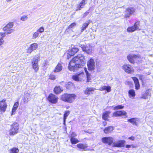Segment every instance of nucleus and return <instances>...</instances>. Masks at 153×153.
Here are the masks:
<instances>
[{"mask_svg":"<svg viewBox=\"0 0 153 153\" xmlns=\"http://www.w3.org/2000/svg\"><path fill=\"white\" fill-rule=\"evenodd\" d=\"M110 113L109 111H106L102 115V118L103 119L105 120H107L108 116V114Z\"/></svg>","mask_w":153,"mask_h":153,"instance_id":"473e14b6","label":"nucleus"},{"mask_svg":"<svg viewBox=\"0 0 153 153\" xmlns=\"http://www.w3.org/2000/svg\"><path fill=\"white\" fill-rule=\"evenodd\" d=\"M4 42V41L3 38H0V46L2 45Z\"/></svg>","mask_w":153,"mask_h":153,"instance_id":"8fccbe9b","label":"nucleus"},{"mask_svg":"<svg viewBox=\"0 0 153 153\" xmlns=\"http://www.w3.org/2000/svg\"><path fill=\"white\" fill-rule=\"evenodd\" d=\"M65 85L67 88L68 89H69L71 87H74V84L70 82H68Z\"/></svg>","mask_w":153,"mask_h":153,"instance_id":"4c0bfd02","label":"nucleus"},{"mask_svg":"<svg viewBox=\"0 0 153 153\" xmlns=\"http://www.w3.org/2000/svg\"><path fill=\"white\" fill-rule=\"evenodd\" d=\"M28 98L25 96L23 99V101L24 102L27 103L28 101Z\"/></svg>","mask_w":153,"mask_h":153,"instance_id":"49530a36","label":"nucleus"},{"mask_svg":"<svg viewBox=\"0 0 153 153\" xmlns=\"http://www.w3.org/2000/svg\"><path fill=\"white\" fill-rule=\"evenodd\" d=\"M84 55L79 54L74 57L70 62L68 68L71 71H75L78 68H82L85 64Z\"/></svg>","mask_w":153,"mask_h":153,"instance_id":"f257e3e1","label":"nucleus"},{"mask_svg":"<svg viewBox=\"0 0 153 153\" xmlns=\"http://www.w3.org/2000/svg\"><path fill=\"white\" fill-rule=\"evenodd\" d=\"M44 28L42 27H40L37 30V31L39 33H42L44 31Z\"/></svg>","mask_w":153,"mask_h":153,"instance_id":"c03bdc74","label":"nucleus"},{"mask_svg":"<svg viewBox=\"0 0 153 153\" xmlns=\"http://www.w3.org/2000/svg\"><path fill=\"white\" fill-rule=\"evenodd\" d=\"M128 139L132 140H134V137H131L128 138Z\"/></svg>","mask_w":153,"mask_h":153,"instance_id":"6e6d98bb","label":"nucleus"},{"mask_svg":"<svg viewBox=\"0 0 153 153\" xmlns=\"http://www.w3.org/2000/svg\"><path fill=\"white\" fill-rule=\"evenodd\" d=\"M77 74L78 75V78L79 81L81 80L85 76V75L84 74V72H82Z\"/></svg>","mask_w":153,"mask_h":153,"instance_id":"c9c22d12","label":"nucleus"},{"mask_svg":"<svg viewBox=\"0 0 153 153\" xmlns=\"http://www.w3.org/2000/svg\"><path fill=\"white\" fill-rule=\"evenodd\" d=\"M6 33H0V38H2L3 39V38L6 36Z\"/></svg>","mask_w":153,"mask_h":153,"instance_id":"a18cd8bd","label":"nucleus"},{"mask_svg":"<svg viewBox=\"0 0 153 153\" xmlns=\"http://www.w3.org/2000/svg\"><path fill=\"white\" fill-rule=\"evenodd\" d=\"M129 97L132 99H134L135 96V92L134 90L131 89L128 92Z\"/></svg>","mask_w":153,"mask_h":153,"instance_id":"393cba45","label":"nucleus"},{"mask_svg":"<svg viewBox=\"0 0 153 153\" xmlns=\"http://www.w3.org/2000/svg\"><path fill=\"white\" fill-rule=\"evenodd\" d=\"M70 141L72 144H75L79 142V141L75 138L72 137Z\"/></svg>","mask_w":153,"mask_h":153,"instance_id":"e433bc0d","label":"nucleus"},{"mask_svg":"<svg viewBox=\"0 0 153 153\" xmlns=\"http://www.w3.org/2000/svg\"><path fill=\"white\" fill-rule=\"evenodd\" d=\"M36 58H34L32 62L33 68L35 71H37L39 70L38 60L39 59V56L38 55L35 56Z\"/></svg>","mask_w":153,"mask_h":153,"instance_id":"9d476101","label":"nucleus"},{"mask_svg":"<svg viewBox=\"0 0 153 153\" xmlns=\"http://www.w3.org/2000/svg\"><path fill=\"white\" fill-rule=\"evenodd\" d=\"M132 78L134 81L135 89L137 90L139 89L140 85L138 79L136 77H132Z\"/></svg>","mask_w":153,"mask_h":153,"instance_id":"5701e85b","label":"nucleus"},{"mask_svg":"<svg viewBox=\"0 0 153 153\" xmlns=\"http://www.w3.org/2000/svg\"><path fill=\"white\" fill-rule=\"evenodd\" d=\"M28 18V16L24 15L23 16L20 18V20L22 21H25L27 20Z\"/></svg>","mask_w":153,"mask_h":153,"instance_id":"a19ab883","label":"nucleus"},{"mask_svg":"<svg viewBox=\"0 0 153 153\" xmlns=\"http://www.w3.org/2000/svg\"><path fill=\"white\" fill-rule=\"evenodd\" d=\"M122 68L125 72L128 74L131 73L133 71V69L131 66L129 64H125L122 67Z\"/></svg>","mask_w":153,"mask_h":153,"instance_id":"f8f14e48","label":"nucleus"},{"mask_svg":"<svg viewBox=\"0 0 153 153\" xmlns=\"http://www.w3.org/2000/svg\"><path fill=\"white\" fill-rule=\"evenodd\" d=\"M87 0H82L76 6V11L80 10L84 8L85 4L87 3Z\"/></svg>","mask_w":153,"mask_h":153,"instance_id":"9b49d317","label":"nucleus"},{"mask_svg":"<svg viewBox=\"0 0 153 153\" xmlns=\"http://www.w3.org/2000/svg\"><path fill=\"white\" fill-rule=\"evenodd\" d=\"M19 129V124L17 123H14L11 126V128L9 130L10 135H13L17 134Z\"/></svg>","mask_w":153,"mask_h":153,"instance_id":"7ed1b4c3","label":"nucleus"},{"mask_svg":"<svg viewBox=\"0 0 153 153\" xmlns=\"http://www.w3.org/2000/svg\"><path fill=\"white\" fill-rule=\"evenodd\" d=\"M19 152L18 149L16 147H13L9 150V153H18Z\"/></svg>","mask_w":153,"mask_h":153,"instance_id":"f704fd0d","label":"nucleus"},{"mask_svg":"<svg viewBox=\"0 0 153 153\" xmlns=\"http://www.w3.org/2000/svg\"><path fill=\"white\" fill-rule=\"evenodd\" d=\"M45 63L43 64V66L45 67H46L47 66V65L48 63V62L47 60H46L45 61Z\"/></svg>","mask_w":153,"mask_h":153,"instance_id":"864d4df0","label":"nucleus"},{"mask_svg":"<svg viewBox=\"0 0 153 153\" xmlns=\"http://www.w3.org/2000/svg\"><path fill=\"white\" fill-rule=\"evenodd\" d=\"M125 142V141L123 140H119L117 142H114L112 146L117 147H124Z\"/></svg>","mask_w":153,"mask_h":153,"instance_id":"4468645a","label":"nucleus"},{"mask_svg":"<svg viewBox=\"0 0 153 153\" xmlns=\"http://www.w3.org/2000/svg\"><path fill=\"white\" fill-rule=\"evenodd\" d=\"M79 46L81 47L83 51L86 52L88 54H91L92 53L93 48L89 45H87L85 46L84 45H81Z\"/></svg>","mask_w":153,"mask_h":153,"instance_id":"423d86ee","label":"nucleus"},{"mask_svg":"<svg viewBox=\"0 0 153 153\" xmlns=\"http://www.w3.org/2000/svg\"><path fill=\"white\" fill-rule=\"evenodd\" d=\"M63 90V89L59 86L56 87L54 89V92L57 94L60 93Z\"/></svg>","mask_w":153,"mask_h":153,"instance_id":"7c9ffc66","label":"nucleus"},{"mask_svg":"<svg viewBox=\"0 0 153 153\" xmlns=\"http://www.w3.org/2000/svg\"><path fill=\"white\" fill-rule=\"evenodd\" d=\"M96 65L97 68L98 69H99V68H100V66H101V65L100 64V63L99 62H97L96 63Z\"/></svg>","mask_w":153,"mask_h":153,"instance_id":"09e8293b","label":"nucleus"},{"mask_svg":"<svg viewBox=\"0 0 153 153\" xmlns=\"http://www.w3.org/2000/svg\"><path fill=\"white\" fill-rule=\"evenodd\" d=\"M76 96L73 94H64L61 96V99L65 102L71 103L75 100Z\"/></svg>","mask_w":153,"mask_h":153,"instance_id":"f03ea898","label":"nucleus"},{"mask_svg":"<svg viewBox=\"0 0 153 153\" xmlns=\"http://www.w3.org/2000/svg\"><path fill=\"white\" fill-rule=\"evenodd\" d=\"M149 96H151V93L149 90H146L145 93L143 94L140 97L141 99H146L148 98Z\"/></svg>","mask_w":153,"mask_h":153,"instance_id":"412c9836","label":"nucleus"},{"mask_svg":"<svg viewBox=\"0 0 153 153\" xmlns=\"http://www.w3.org/2000/svg\"><path fill=\"white\" fill-rule=\"evenodd\" d=\"M99 90L103 91L106 90L107 92H109L111 91V87L109 86H103L100 87L99 89Z\"/></svg>","mask_w":153,"mask_h":153,"instance_id":"4be33fe9","label":"nucleus"},{"mask_svg":"<svg viewBox=\"0 0 153 153\" xmlns=\"http://www.w3.org/2000/svg\"><path fill=\"white\" fill-rule=\"evenodd\" d=\"M71 47V49L68 51V54L70 55L73 56L78 51L79 49L74 45H72Z\"/></svg>","mask_w":153,"mask_h":153,"instance_id":"6ab92c4d","label":"nucleus"},{"mask_svg":"<svg viewBox=\"0 0 153 153\" xmlns=\"http://www.w3.org/2000/svg\"><path fill=\"white\" fill-rule=\"evenodd\" d=\"M132 146L133 148H135V147L133 145H127L126 146V148H129L131 147V146Z\"/></svg>","mask_w":153,"mask_h":153,"instance_id":"5fc2aeb1","label":"nucleus"},{"mask_svg":"<svg viewBox=\"0 0 153 153\" xmlns=\"http://www.w3.org/2000/svg\"><path fill=\"white\" fill-rule=\"evenodd\" d=\"M76 146L79 149H83L84 150H87V148L88 146L86 144L79 143L77 144Z\"/></svg>","mask_w":153,"mask_h":153,"instance_id":"a878e982","label":"nucleus"},{"mask_svg":"<svg viewBox=\"0 0 153 153\" xmlns=\"http://www.w3.org/2000/svg\"><path fill=\"white\" fill-rule=\"evenodd\" d=\"M76 25V23L74 22L72 24H71L68 27L69 28H72L73 27L75 26Z\"/></svg>","mask_w":153,"mask_h":153,"instance_id":"de8ad7c7","label":"nucleus"},{"mask_svg":"<svg viewBox=\"0 0 153 153\" xmlns=\"http://www.w3.org/2000/svg\"><path fill=\"white\" fill-rule=\"evenodd\" d=\"M87 65L89 70L94 71L95 68V62L94 60L92 58H91L88 61Z\"/></svg>","mask_w":153,"mask_h":153,"instance_id":"1a4fd4ad","label":"nucleus"},{"mask_svg":"<svg viewBox=\"0 0 153 153\" xmlns=\"http://www.w3.org/2000/svg\"><path fill=\"white\" fill-rule=\"evenodd\" d=\"M101 140L103 143L111 146L112 144H113L114 138L112 137H105L102 138Z\"/></svg>","mask_w":153,"mask_h":153,"instance_id":"0eeeda50","label":"nucleus"},{"mask_svg":"<svg viewBox=\"0 0 153 153\" xmlns=\"http://www.w3.org/2000/svg\"><path fill=\"white\" fill-rule=\"evenodd\" d=\"M89 13V12L88 11H87L82 16V17L83 18H85V17L87 16Z\"/></svg>","mask_w":153,"mask_h":153,"instance_id":"3c124183","label":"nucleus"},{"mask_svg":"<svg viewBox=\"0 0 153 153\" xmlns=\"http://www.w3.org/2000/svg\"><path fill=\"white\" fill-rule=\"evenodd\" d=\"M113 129L114 128L112 126H110L105 128L104 129V131L105 133L107 134L110 133L113 130Z\"/></svg>","mask_w":153,"mask_h":153,"instance_id":"c756f323","label":"nucleus"},{"mask_svg":"<svg viewBox=\"0 0 153 153\" xmlns=\"http://www.w3.org/2000/svg\"><path fill=\"white\" fill-rule=\"evenodd\" d=\"M19 105L18 102H16L14 103L12 108V115L15 114V113L17 110Z\"/></svg>","mask_w":153,"mask_h":153,"instance_id":"2f4dec72","label":"nucleus"},{"mask_svg":"<svg viewBox=\"0 0 153 153\" xmlns=\"http://www.w3.org/2000/svg\"><path fill=\"white\" fill-rule=\"evenodd\" d=\"M7 108L6 99H4L0 101V112L1 113H4Z\"/></svg>","mask_w":153,"mask_h":153,"instance_id":"6e6552de","label":"nucleus"},{"mask_svg":"<svg viewBox=\"0 0 153 153\" xmlns=\"http://www.w3.org/2000/svg\"><path fill=\"white\" fill-rule=\"evenodd\" d=\"M13 23L10 22L8 23L4 27L3 29V30L7 34H10L13 33L14 31L13 29Z\"/></svg>","mask_w":153,"mask_h":153,"instance_id":"39448f33","label":"nucleus"},{"mask_svg":"<svg viewBox=\"0 0 153 153\" xmlns=\"http://www.w3.org/2000/svg\"><path fill=\"white\" fill-rule=\"evenodd\" d=\"M140 58V56L139 55L129 54L127 56L128 61L132 64L137 62L139 61V58Z\"/></svg>","mask_w":153,"mask_h":153,"instance_id":"20e7f679","label":"nucleus"},{"mask_svg":"<svg viewBox=\"0 0 153 153\" xmlns=\"http://www.w3.org/2000/svg\"><path fill=\"white\" fill-rule=\"evenodd\" d=\"M95 89L94 88H87L84 91V92L85 95L89 96L91 94H93V92L94 91Z\"/></svg>","mask_w":153,"mask_h":153,"instance_id":"aec40b11","label":"nucleus"},{"mask_svg":"<svg viewBox=\"0 0 153 153\" xmlns=\"http://www.w3.org/2000/svg\"><path fill=\"white\" fill-rule=\"evenodd\" d=\"M135 9L133 8H130L127 9L125 12V17H129L130 15H132L134 12Z\"/></svg>","mask_w":153,"mask_h":153,"instance_id":"a211bd4d","label":"nucleus"},{"mask_svg":"<svg viewBox=\"0 0 153 153\" xmlns=\"http://www.w3.org/2000/svg\"><path fill=\"white\" fill-rule=\"evenodd\" d=\"M84 70L85 71L86 75L87 82H90L91 80V74L89 73L86 68H84Z\"/></svg>","mask_w":153,"mask_h":153,"instance_id":"cd10ccee","label":"nucleus"},{"mask_svg":"<svg viewBox=\"0 0 153 153\" xmlns=\"http://www.w3.org/2000/svg\"><path fill=\"white\" fill-rule=\"evenodd\" d=\"M48 101L53 104H56L58 101V98L54 94H49L48 97Z\"/></svg>","mask_w":153,"mask_h":153,"instance_id":"ddd939ff","label":"nucleus"},{"mask_svg":"<svg viewBox=\"0 0 153 153\" xmlns=\"http://www.w3.org/2000/svg\"><path fill=\"white\" fill-rule=\"evenodd\" d=\"M71 28H69L68 27L65 30V32L66 33L70 32L71 31H72V30H71Z\"/></svg>","mask_w":153,"mask_h":153,"instance_id":"603ef678","label":"nucleus"},{"mask_svg":"<svg viewBox=\"0 0 153 153\" xmlns=\"http://www.w3.org/2000/svg\"><path fill=\"white\" fill-rule=\"evenodd\" d=\"M11 0H6L7 2H9L10 1H11Z\"/></svg>","mask_w":153,"mask_h":153,"instance_id":"13d9d810","label":"nucleus"},{"mask_svg":"<svg viewBox=\"0 0 153 153\" xmlns=\"http://www.w3.org/2000/svg\"><path fill=\"white\" fill-rule=\"evenodd\" d=\"M70 112L69 111H67L65 112V114L64 115V124H65V121L67 119V117L70 114Z\"/></svg>","mask_w":153,"mask_h":153,"instance_id":"72a5a7b5","label":"nucleus"},{"mask_svg":"<svg viewBox=\"0 0 153 153\" xmlns=\"http://www.w3.org/2000/svg\"><path fill=\"white\" fill-rule=\"evenodd\" d=\"M139 121V119L137 118H132L128 120V121L132 124L133 125L137 126V123Z\"/></svg>","mask_w":153,"mask_h":153,"instance_id":"b1692460","label":"nucleus"},{"mask_svg":"<svg viewBox=\"0 0 153 153\" xmlns=\"http://www.w3.org/2000/svg\"><path fill=\"white\" fill-rule=\"evenodd\" d=\"M62 69V66L60 63H59L54 70V72H58L61 71Z\"/></svg>","mask_w":153,"mask_h":153,"instance_id":"bb28decb","label":"nucleus"},{"mask_svg":"<svg viewBox=\"0 0 153 153\" xmlns=\"http://www.w3.org/2000/svg\"><path fill=\"white\" fill-rule=\"evenodd\" d=\"M124 106L121 105H118L116 106H115L114 108V110H117L119 109H121L123 108Z\"/></svg>","mask_w":153,"mask_h":153,"instance_id":"ea45409f","label":"nucleus"},{"mask_svg":"<svg viewBox=\"0 0 153 153\" xmlns=\"http://www.w3.org/2000/svg\"><path fill=\"white\" fill-rule=\"evenodd\" d=\"M38 47V45L36 43L31 44L28 48L27 52L28 53H31L33 51L36 50Z\"/></svg>","mask_w":153,"mask_h":153,"instance_id":"dca6fc26","label":"nucleus"},{"mask_svg":"<svg viewBox=\"0 0 153 153\" xmlns=\"http://www.w3.org/2000/svg\"><path fill=\"white\" fill-rule=\"evenodd\" d=\"M126 112L124 111H118L114 112L113 114V117H117L122 116H126Z\"/></svg>","mask_w":153,"mask_h":153,"instance_id":"f3484780","label":"nucleus"},{"mask_svg":"<svg viewBox=\"0 0 153 153\" xmlns=\"http://www.w3.org/2000/svg\"><path fill=\"white\" fill-rule=\"evenodd\" d=\"M139 24L140 23L139 22H136L134 26L128 27L127 28V31L130 32H132L138 29L139 27Z\"/></svg>","mask_w":153,"mask_h":153,"instance_id":"2eb2a0df","label":"nucleus"},{"mask_svg":"<svg viewBox=\"0 0 153 153\" xmlns=\"http://www.w3.org/2000/svg\"><path fill=\"white\" fill-rule=\"evenodd\" d=\"M39 35V32L37 30L35 32L33 35V38L35 39L37 38Z\"/></svg>","mask_w":153,"mask_h":153,"instance_id":"58836bf2","label":"nucleus"},{"mask_svg":"<svg viewBox=\"0 0 153 153\" xmlns=\"http://www.w3.org/2000/svg\"><path fill=\"white\" fill-rule=\"evenodd\" d=\"M90 21L85 22L84 23L81 27V32H83L88 27V25L90 24Z\"/></svg>","mask_w":153,"mask_h":153,"instance_id":"c85d7f7f","label":"nucleus"},{"mask_svg":"<svg viewBox=\"0 0 153 153\" xmlns=\"http://www.w3.org/2000/svg\"><path fill=\"white\" fill-rule=\"evenodd\" d=\"M72 79L73 80L76 81H79L78 78V75H77V74L73 75L72 76Z\"/></svg>","mask_w":153,"mask_h":153,"instance_id":"79ce46f5","label":"nucleus"},{"mask_svg":"<svg viewBox=\"0 0 153 153\" xmlns=\"http://www.w3.org/2000/svg\"><path fill=\"white\" fill-rule=\"evenodd\" d=\"M49 78L52 80H54L56 79V76L54 75L51 74L49 76Z\"/></svg>","mask_w":153,"mask_h":153,"instance_id":"37998d69","label":"nucleus"},{"mask_svg":"<svg viewBox=\"0 0 153 153\" xmlns=\"http://www.w3.org/2000/svg\"><path fill=\"white\" fill-rule=\"evenodd\" d=\"M67 54H68V55H67V58H68V59L69 58L71 57V56H72V55H70L68 54V52Z\"/></svg>","mask_w":153,"mask_h":153,"instance_id":"4d7b16f0","label":"nucleus"}]
</instances>
